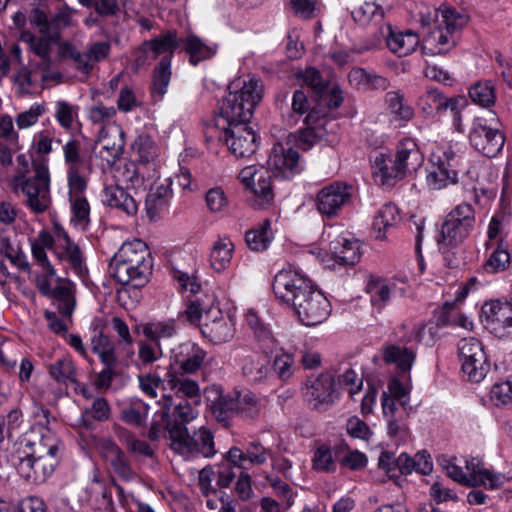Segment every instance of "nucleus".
Returning a JSON list of instances; mask_svg holds the SVG:
<instances>
[{
    "instance_id": "nucleus-21",
    "label": "nucleus",
    "mask_w": 512,
    "mask_h": 512,
    "mask_svg": "<svg viewBox=\"0 0 512 512\" xmlns=\"http://www.w3.org/2000/svg\"><path fill=\"white\" fill-rule=\"evenodd\" d=\"M17 469L22 477L33 482H42L52 474L58 464V457H33V454L18 452Z\"/></svg>"
},
{
    "instance_id": "nucleus-27",
    "label": "nucleus",
    "mask_w": 512,
    "mask_h": 512,
    "mask_svg": "<svg viewBox=\"0 0 512 512\" xmlns=\"http://www.w3.org/2000/svg\"><path fill=\"white\" fill-rule=\"evenodd\" d=\"M384 103L389 115L400 126H404L414 117V109L408 103L401 90L387 92L384 97Z\"/></svg>"
},
{
    "instance_id": "nucleus-7",
    "label": "nucleus",
    "mask_w": 512,
    "mask_h": 512,
    "mask_svg": "<svg viewBox=\"0 0 512 512\" xmlns=\"http://www.w3.org/2000/svg\"><path fill=\"white\" fill-rule=\"evenodd\" d=\"M11 188L15 194L23 195V203L34 214L46 212L51 205L50 174L43 162L33 163L30 177H13Z\"/></svg>"
},
{
    "instance_id": "nucleus-62",
    "label": "nucleus",
    "mask_w": 512,
    "mask_h": 512,
    "mask_svg": "<svg viewBox=\"0 0 512 512\" xmlns=\"http://www.w3.org/2000/svg\"><path fill=\"white\" fill-rule=\"evenodd\" d=\"M69 198L83 196L87 187V181L80 174L79 168L69 167L67 169Z\"/></svg>"
},
{
    "instance_id": "nucleus-48",
    "label": "nucleus",
    "mask_w": 512,
    "mask_h": 512,
    "mask_svg": "<svg viewBox=\"0 0 512 512\" xmlns=\"http://www.w3.org/2000/svg\"><path fill=\"white\" fill-rule=\"evenodd\" d=\"M510 265L508 249L499 244L483 263L482 269L488 274H496L505 271Z\"/></svg>"
},
{
    "instance_id": "nucleus-44",
    "label": "nucleus",
    "mask_w": 512,
    "mask_h": 512,
    "mask_svg": "<svg viewBox=\"0 0 512 512\" xmlns=\"http://www.w3.org/2000/svg\"><path fill=\"white\" fill-rule=\"evenodd\" d=\"M457 182L458 172L456 169L445 166L443 163H436V167L427 175L428 186L435 190H440Z\"/></svg>"
},
{
    "instance_id": "nucleus-53",
    "label": "nucleus",
    "mask_w": 512,
    "mask_h": 512,
    "mask_svg": "<svg viewBox=\"0 0 512 512\" xmlns=\"http://www.w3.org/2000/svg\"><path fill=\"white\" fill-rule=\"evenodd\" d=\"M314 470L325 473H332L336 470L331 449L326 445L319 446L314 452L312 459Z\"/></svg>"
},
{
    "instance_id": "nucleus-45",
    "label": "nucleus",
    "mask_w": 512,
    "mask_h": 512,
    "mask_svg": "<svg viewBox=\"0 0 512 512\" xmlns=\"http://www.w3.org/2000/svg\"><path fill=\"white\" fill-rule=\"evenodd\" d=\"M332 245L335 259L340 264L354 265L359 261L360 253L357 241L343 238L341 241L333 242Z\"/></svg>"
},
{
    "instance_id": "nucleus-3",
    "label": "nucleus",
    "mask_w": 512,
    "mask_h": 512,
    "mask_svg": "<svg viewBox=\"0 0 512 512\" xmlns=\"http://www.w3.org/2000/svg\"><path fill=\"white\" fill-rule=\"evenodd\" d=\"M263 85L259 79L239 77L228 86V93L219 105L213 125L207 126V141L213 139V130L249 123L256 105L261 101Z\"/></svg>"
},
{
    "instance_id": "nucleus-54",
    "label": "nucleus",
    "mask_w": 512,
    "mask_h": 512,
    "mask_svg": "<svg viewBox=\"0 0 512 512\" xmlns=\"http://www.w3.org/2000/svg\"><path fill=\"white\" fill-rule=\"evenodd\" d=\"M72 219L83 228L90 223V205L84 196L70 197Z\"/></svg>"
},
{
    "instance_id": "nucleus-63",
    "label": "nucleus",
    "mask_w": 512,
    "mask_h": 512,
    "mask_svg": "<svg viewBox=\"0 0 512 512\" xmlns=\"http://www.w3.org/2000/svg\"><path fill=\"white\" fill-rule=\"evenodd\" d=\"M363 381L356 372L349 368L343 374L338 376L336 385L347 389L349 395L353 396L361 390Z\"/></svg>"
},
{
    "instance_id": "nucleus-19",
    "label": "nucleus",
    "mask_w": 512,
    "mask_h": 512,
    "mask_svg": "<svg viewBox=\"0 0 512 512\" xmlns=\"http://www.w3.org/2000/svg\"><path fill=\"white\" fill-rule=\"evenodd\" d=\"M382 410L387 422L388 435L404 438L408 432V417L412 407L407 401L397 402L390 399L386 392L381 397Z\"/></svg>"
},
{
    "instance_id": "nucleus-14",
    "label": "nucleus",
    "mask_w": 512,
    "mask_h": 512,
    "mask_svg": "<svg viewBox=\"0 0 512 512\" xmlns=\"http://www.w3.org/2000/svg\"><path fill=\"white\" fill-rule=\"evenodd\" d=\"M469 141L477 151L492 158L503 149L505 137L499 129L489 126L487 119L477 117L473 120Z\"/></svg>"
},
{
    "instance_id": "nucleus-60",
    "label": "nucleus",
    "mask_w": 512,
    "mask_h": 512,
    "mask_svg": "<svg viewBox=\"0 0 512 512\" xmlns=\"http://www.w3.org/2000/svg\"><path fill=\"white\" fill-rule=\"evenodd\" d=\"M366 290L371 295V302L373 305L383 307L390 298L389 287L379 280L370 281L367 284Z\"/></svg>"
},
{
    "instance_id": "nucleus-6",
    "label": "nucleus",
    "mask_w": 512,
    "mask_h": 512,
    "mask_svg": "<svg viewBox=\"0 0 512 512\" xmlns=\"http://www.w3.org/2000/svg\"><path fill=\"white\" fill-rule=\"evenodd\" d=\"M182 41L177 37L175 30H169L155 38L142 43V51L151 53V60H156L162 55V58L153 72V81L151 92L153 97L161 99L167 92L171 80V62L175 50Z\"/></svg>"
},
{
    "instance_id": "nucleus-50",
    "label": "nucleus",
    "mask_w": 512,
    "mask_h": 512,
    "mask_svg": "<svg viewBox=\"0 0 512 512\" xmlns=\"http://www.w3.org/2000/svg\"><path fill=\"white\" fill-rule=\"evenodd\" d=\"M469 96L474 103L482 107L494 105L496 99L494 87L489 82H478L472 85Z\"/></svg>"
},
{
    "instance_id": "nucleus-49",
    "label": "nucleus",
    "mask_w": 512,
    "mask_h": 512,
    "mask_svg": "<svg viewBox=\"0 0 512 512\" xmlns=\"http://www.w3.org/2000/svg\"><path fill=\"white\" fill-rule=\"evenodd\" d=\"M49 373L53 379L59 383L67 384L76 382L75 367L68 358H61L52 363L49 367Z\"/></svg>"
},
{
    "instance_id": "nucleus-23",
    "label": "nucleus",
    "mask_w": 512,
    "mask_h": 512,
    "mask_svg": "<svg viewBox=\"0 0 512 512\" xmlns=\"http://www.w3.org/2000/svg\"><path fill=\"white\" fill-rule=\"evenodd\" d=\"M388 49L399 57L411 54L419 45V36L412 30L395 31L390 24L381 28Z\"/></svg>"
},
{
    "instance_id": "nucleus-5",
    "label": "nucleus",
    "mask_w": 512,
    "mask_h": 512,
    "mask_svg": "<svg viewBox=\"0 0 512 512\" xmlns=\"http://www.w3.org/2000/svg\"><path fill=\"white\" fill-rule=\"evenodd\" d=\"M424 156L411 138L400 141L394 155L377 153L373 160V177L377 184L391 188L398 181L417 171Z\"/></svg>"
},
{
    "instance_id": "nucleus-41",
    "label": "nucleus",
    "mask_w": 512,
    "mask_h": 512,
    "mask_svg": "<svg viewBox=\"0 0 512 512\" xmlns=\"http://www.w3.org/2000/svg\"><path fill=\"white\" fill-rule=\"evenodd\" d=\"M273 233L269 219H265L259 227L251 229L245 234V241L248 247L253 251H264L268 248Z\"/></svg>"
},
{
    "instance_id": "nucleus-4",
    "label": "nucleus",
    "mask_w": 512,
    "mask_h": 512,
    "mask_svg": "<svg viewBox=\"0 0 512 512\" xmlns=\"http://www.w3.org/2000/svg\"><path fill=\"white\" fill-rule=\"evenodd\" d=\"M152 268L151 252L140 239L123 243L109 265L111 275L119 284L134 288L143 287L149 281Z\"/></svg>"
},
{
    "instance_id": "nucleus-58",
    "label": "nucleus",
    "mask_w": 512,
    "mask_h": 512,
    "mask_svg": "<svg viewBox=\"0 0 512 512\" xmlns=\"http://www.w3.org/2000/svg\"><path fill=\"white\" fill-rule=\"evenodd\" d=\"M55 117L63 129L69 130L73 125L75 117H77V107L66 101H58L56 103Z\"/></svg>"
},
{
    "instance_id": "nucleus-32",
    "label": "nucleus",
    "mask_w": 512,
    "mask_h": 512,
    "mask_svg": "<svg viewBox=\"0 0 512 512\" xmlns=\"http://www.w3.org/2000/svg\"><path fill=\"white\" fill-rule=\"evenodd\" d=\"M168 384L176 396L186 398L179 403L188 402L192 406L200 402V387L196 381L184 376L169 375Z\"/></svg>"
},
{
    "instance_id": "nucleus-2",
    "label": "nucleus",
    "mask_w": 512,
    "mask_h": 512,
    "mask_svg": "<svg viewBox=\"0 0 512 512\" xmlns=\"http://www.w3.org/2000/svg\"><path fill=\"white\" fill-rule=\"evenodd\" d=\"M272 288L276 299L290 308L305 326L319 325L331 314V304L325 295L310 278L291 265L275 274Z\"/></svg>"
},
{
    "instance_id": "nucleus-15",
    "label": "nucleus",
    "mask_w": 512,
    "mask_h": 512,
    "mask_svg": "<svg viewBox=\"0 0 512 512\" xmlns=\"http://www.w3.org/2000/svg\"><path fill=\"white\" fill-rule=\"evenodd\" d=\"M338 386L335 375L323 372L318 376H310L305 383V398L314 409H326L337 398Z\"/></svg>"
},
{
    "instance_id": "nucleus-64",
    "label": "nucleus",
    "mask_w": 512,
    "mask_h": 512,
    "mask_svg": "<svg viewBox=\"0 0 512 512\" xmlns=\"http://www.w3.org/2000/svg\"><path fill=\"white\" fill-rule=\"evenodd\" d=\"M110 414V405L103 397L94 398L91 407L85 410V415H89L99 422L107 421L110 418Z\"/></svg>"
},
{
    "instance_id": "nucleus-38",
    "label": "nucleus",
    "mask_w": 512,
    "mask_h": 512,
    "mask_svg": "<svg viewBox=\"0 0 512 512\" xmlns=\"http://www.w3.org/2000/svg\"><path fill=\"white\" fill-rule=\"evenodd\" d=\"M383 359L388 364H396L401 372H408L415 360V353L406 347L387 345L383 350Z\"/></svg>"
},
{
    "instance_id": "nucleus-46",
    "label": "nucleus",
    "mask_w": 512,
    "mask_h": 512,
    "mask_svg": "<svg viewBox=\"0 0 512 512\" xmlns=\"http://www.w3.org/2000/svg\"><path fill=\"white\" fill-rule=\"evenodd\" d=\"M242 375L250 382H262L268 374L267 362L261 361L255 355H247L242 360Z\"/></svg>"
},
{
    "instance_id": "nucleus-12",
    "label": "nucleus",
    "mask_w": 512,
    "mask_h": 512,
    "mask_svg": "<svg viewBox=\"0 0 512 512\" xmlns=\"http://www.w3.org/2000/svg\"><path fill=\"white\" fill-rule=\"evenodd\" d=\"M352 190L351 185L341 181L324 186L316 195V209L328 219L337 217L351 203Z\"/></svg>"
},
{
    "instance_id": "nucleus-20",
    "label": "nucleus",
    "mask_w": 512,
    "mask_h": 512,
    "mask_svg": "<svg viewBox=\"0 0 512 512\" xmlns=\"http://www.w3.org/2000/svg\"><path fill=\"white\" fill-rule=\"evenodd\" d=\"M289 144L288 142L287 147L281 143L275 144L268 158L269 167L285 179H291L303 170L298 152Z\"/></svg>"
},
{
    "instance_id": "nucleus-40",
    "label": "nucleus",
    "mask_w": 512,
    "mask_h": 512,
    "mask_svg": "<svg viewBox=\"0 0 512 512\" xmlns=\"http://www.w3.org/2000/svg\"><path fill=\"white\" fill-rule=\"evenodd\" d=\"M149 405L141 399H132L120 411V419L131 426L140 427L147 419Z\"/></svg>"
},
{
    "instance_id": "nucleus-51",
    "label": "nucleus",
    "mask_w": 512,
    "mask_h": 512,
    "mask_svg": "<svg viewBox=\"0 0 512 512\" xmlns=\"http://www.w3.org/2000/svg\"><path fill=\"white\" fill-rule=\"evenodd\" d=\"M236 404V413L249 419L255 418L259 413L258 401L256 396L250 391L237 393L234 398Z\"/></svg>"
},
{
    "instance_id": "nucleus-30",
    "label": "nucleus",
    "mask_w": 512,
    "mask_h": 512,
    "mask_svg": "<svg viewBox=\"0 0 512 512\" xmlns=\"http://www.w3.org/2000/svg\"><path fill=\"white\" fill-rule=\"evenodd\" d=\"M54 304L57 305L58 312L64 317H70L73 314L76 300L74 296V284L68 279L58 278V284L53 288L52 295Z\"/></svg>"
},
{
    "instance_id": "nucleus-16",
    "label": "nucleus",
    "mask_w": 512,
    "mask_h": 512,
    "mask_svg": "<svg viewBox=\"0 0 512 512\" xmlns=\"http://www.w3.org/2000/svg\"><path fill=\"white\" fill-rule=\"evenodd\" d=\"M482 318L487 329L498 338H512V300H491L482 306Z\"/></svg>"
},
{
    "instance_id": "nucleus-9",
    "label": "nucleus",
    "mask_w": 512,
    "mask_h": 512,
    "mask_svg": "<svg viewBox=\"0 0 512 512\" xmlns=\"http://www.w3.org/2000/svg\"><path fill=\"white\" fill-rule=\"evenodd\" d=\"M476 224L474 208L462 203L449 212L442 224L438 238L439 250L442 252L457 247L473 232Z\"/></svg>"
},
{
    "instance_id": "nucleus-42",
    "label": "nucleus",
    "mask_w": 512,
    "mask_h": 512,
    "mask_svg": "<svg viewBox=\"0 0 512 512\" xmlns=\"http://www.w3.org/2000/svg\"><path fill=\"white\" fill-rule=\"evenodd\" d=\"M92 351L96 353L105 366H115V344L102 331H96L91 339Z\"/></svg>"
},
{
    "instance_id": "nucleus-17",
    "label": "nucleus",
    "mask_w": 512,
    "mask_h": 512,
    "mask_svg": "<svg viewBox=\"0 0 512 512\" xmlns=\"http://www.w3.org/2000/svg\"><path fill=\"white\" fill-rule=\"evenodd\" d=\"M111 50V45L107 41H99L91 43L87 51L82 53L70 43H63L59 47L60 56L63 58H70L75 63L78 71L89 74L94 64L106 59Z\"/></svg>"
},
{
    "instance_id": "nucleus-47",
    "label": "nucleus",
    "mask_w": 512,
    "mask_h": 512,
    "mask_svg": "<svg viewBox=\"0 0 512 512\" xmlns=\"http://www.w3.org/2000/svg\"><path fill=\"white\" fill-rule=\"evenodd\" d=\"M324 127L314 126L300 129L289 135V143L296 144L302 150H309L314 144L322 140Z\"/></svg>"
},
{
    "instance_id": "nucleus-22",
    "label": "nucleus",
    "mask_w": 512,
    "mask_h": 512,
    "mask_svg": "<svg viewBox=\"0 0 512 512\" xmlns=\"http://www.w3.org/2000/svg\"><path fill=\"white\" fill-rule=\"evenodd\" d=\"M207 405L215 419L228 427L230 419L236 413V402L233 397L224 395L221 387L211 386L204 391Z\"/></svg>"
},
{
    "instance_id": "nucleus-37",
    "label": "nucleus",
    "mask_w": 512,
    "mask_h": 512,
    "mask_svg": "<svg viewBox=\"0 0 512 512\" xmlns=\"http://www.w3.org/2000/svg\"><path fill=\"white\" fill-rule=\"evenodd\" d=\"M183 43L184 50L189 55V62L194 66L212 58L216 53V46L206 44L196 35L188 36Z\"/></svg>"
},
{
    "instance_id": "nucleus-10",
    "label": "nucleus",
    "mask_w": 512,
    "mask_h": 512,
    "mask_svg": "<svg viewBox=\"0 0 512 512\" xmlns=\"http://www.w3.org/2000/svg\"><path fill=\"white\" fill-rule=\"evenodd\" d=\"M457 349L463 373L472 382L482 381L490 370L482 343L474 337L463 338L458 342Z\"/></svg>"
},
{
    "instance_id": "nucleus-55",
    "label": "nucleus",
    "mask_w": 512,
    "mask_h": 512,
    "mask_svg": "<svg viewBox=\"0 0 512 512\" xmlns=\"http://www.w3.org/2000/svg\"><path fill=\"white\" fill-rule=\"evenodd\" d=\"M457 98H447L445 97L439 90L430 89L428 90L423 100L425 101V105L423 107L424 110L429 109L430 112H441L445 111L450 107V103L456 101Z\"/></svg>"
},
{
    "instance_id": "nucleus-26",
    "label": "nucleus",
    "mask_w": 512,
    "mask_h": 512,
    "mask_svg": "<svg viewBox=\"0 0 512 512\" xmlns=\"http://www.w3.org/2000/svg\"><path fill=\"white\" fill-rule=\"evenodd\" d=\"M249 203L255 209H265L274 202L273 179L269 171L260 172L256 182L249 188Z\"/></svg>"
},
{
    "instance_id": "nucleus-43",
    "label": "nucleus",
    "mask_w": 512,
    "mask_h": 512,
    "mask_svg": "<svg viewBox=\"0 0 512 512\" xmlns=\"http://www.w3.org/2000/svg\"><path fill=\"white\" fill-rule=\"evenodd\" d=\"M400 220V212L396 205L392 203L383 205L377 212L373 222V229L378 232L376 238H384V232L399 223Z\"/></svg>"
},
{
    "instance_id": "nucleus-39",
    "label": "nucleus",
    "mask_w": 512,
    "mask_h": 512,
    "mask_svg": "<svg viewBox=\"0 0 512 512\" xmlns=\"http://www.w3.org/2000/svg\"><path fill=\"white\" fill-rule=\"evenodd\" d=\"M234 244L229 238H219L212 246L210 253L211 267L216 272H222L230 264Z\"/></svg>"
},
{
    "instance_id": "nucleus-52",
    "label": "nucleus",
    "mask_w": 512,
    "mask_h": 512,
    "mask_svg": "<svg viewBox=\"0 0 512 512\" xmlns=\"http://www.w3.org/2000/svg\"><path fill=\"white\" fill-rule=\"evenodd\" d=\"M133 151L138 155L139 161L149 163L157 156V146L149 135H139L132 144Z\"/></svg>"
},
{
    "instance_id": "nucleus-28",
    "label": "nucleus",
    "mask_w": 512,
    "mask_h": 512,
    "mask_svg": "<svg viewBox=\"0 0 512 512\" xmlns=\"http://www.w3.org/2000/svg\"><path fill=\"white\" fill-rule=\"evenodd\" d=\"M103 202L127 215H135L138 206L134 198L119 185H108L103 190Z\"/></svg>"
},
{
    "instance_id": "nucleus-35",
    "label": "nucleus",
    "mask_w": 512,
    "mask_h": 512,
    "mask_svg": "<svg viewBox=\"0 0 512 512\" xmlns=\"http://www.w3.org/2000/svg\"><path fill=\"white\" fill-rule=\"evenodd\" d=\"M54 253L58 260L67 262L75 274L82 275L85 268L84 257L78 244L74 241L56 244Z\"/></svg>"
},
{
    "instance_id": "nucleus-1",
    "label": "nucleus",
    "mask_w": 512,
    "mask_h": 512,
    "mask_svg": "<svg viewBox=\"0 0 512 512\" xmlns=\"http://www.w3.org/2000/svg\"><path fill=\"white\" fill-rule=\"evenodd\" d=\"M157 404L159 409L153 414L148 431L151 441L166 436L171 441L170 448L186 459L209 458L216 453L213 435L208 429L202 427L192 435L188 433L186 425L195 418L188 402L175 404L172 414L170 409L174 403L171 396L163 395Z\"/></svg>"
},
{
    "instance_id": "nucleus-33",
    "label": "nucleus",
    "mask_w": 512,
    "mask_h": 512,
    "mask_svg": "<svg viewBox=\"0 0 512 512\" xmlns=\"http://www.w3.org/2000/svg\"><path fill=\"white\" fill-rule=\"evenodd\" d=\"M110 465L115 474L124 481H131L136 478V472L126 457L124 451L114 442L106 445Z\"/></svg>"
},
{
    "instance_id": "nucleus-31",
    "label": "nucleus",
    "mask_w": 512,
    "mask_h": 512,
    "mask_svg": "<svg viewBox=\"0 0 512 512\" xmlns=\"http://www.w3.org/2000/svg\"><path fill=\"white\" fill-rule=\"evenodd\" d=\"M352 4L351 16L360 25H368L372 22L378 23L384 17L383 8L375 1L369 0H348Z\"/></svg>"
},
{
    "instance_id": "nucleus-57",
    "label": "nucleus",
    "mask_w": 512,
    "mask_h": 512,
    "mask_svg": "<svg viewBox=\"0 0 512 512\" xmlns=\"http://www.w3.org/2000/svg\"><path fill=\"white\" fill-rule=\"evenodd\" d=\"M491 400L496 406H505L512 403V377L492 386Z\"/></svg>"
},
{
    "instance_id": "nucleus-36",
    "label": "nucleus",
    "mask_w": 512,
    "mask_h": 512,
    "mask_svg": "<svg viewBox=\"0 0 512 512\" xmlns=\"http://www.w3.org/2000/svg\"><path fill=\"white\" fill-rule=\"evenodd\" d=\"M42 36H35L30 32H23L21 40L29 44L30 50L38 57L51 55L52 47L58 43L59 33H41Z\"/></svg>"
},
{
    "instance_id": "nucleus-61",
    "label": "nucleus",
    "mask_w": 512,
    "mask_h": 512,
    "mask_svg": "<svg viewBox=\"0 0 512 512\" xmlns=\"http://www.w3.org/2000/svg\"><path fill=\"white\" fill-rule=\"evenodd\" d=\"M45 112L46 107L44 104H34L27 111L17 115L16 124L20 129L28 128L34 125Z\"/></svg>"
},
{
    "instance_id": "nucleus-18",
    "label": "nucleus",
    "mask_w": 512,
    "mask_h": 512,
    "mask_svg": "<svg viewBox=\"0 0 512 512\" xmlns=\"http://www.w3.org/2000/svg\"><path fill=\"white\" fill-rule=\"evenodd\" d=\"M200 331L204 338L215 345L229 342L235 335L233 319L220 309L211 308L204 313Z\"/></svg>"
},
{
    "instance_id": "nucleus-13",
    "label": "nucleus",
    "mask_w": 512,
    "mask_h": 512,
    "mask_svg": "<svg viewBox=\"0 0 512 512\" xmlns=\"http://www.w3.org/2000/svg\"><path fill=\"white\" fill-rule=\"evenodd\" d=\"M445 469L450 478L469 487L484 486L487 489L493 490L503 484V477L500 474L492 473L480 467L479 462L474 463V461H471L466 463L468 475L461 467L451 461L448 462Z\"/></svg>"
},
{
    "instance_id": "nucleus-34",
    "label": "nucleus",
    "mask_w": 512,
    "mask_h": 512,
    "mask_svg": "<svg viewBox=\"0 0 512 512\" xmlns=\"http://www.w3.org/2000/svg\"><path fill=\"white\" fill-rule=\"evenodd\" d=\"M142 332L146 338L161 345L162 340L171 339L178 333L175 319L164 321H150L142 326Z\"/></svg>"
},
{
    "instance_id": "nucleus-11",
    "label": "nucleus",
    "mask_w": 512,
    "mask_h": 512,
    "mask_svg": "<svg viewBox=\"0 0 512 512\" xmlns=\"http://www.w3.org/2000/svg\"><path fill=\"white\" fill-rule=\"evenodd\" d=\"M213 138L225 141L229 151L237 158L251 156L257 149V137L248 123L213 130Z\"/></svg>"
},
{
    "instance_id": "nucleus-24",
    "label": "nucleus",
    "mask_w": 512,
    "mask_h": 512,
    "mask_svg": "<svg viewBox=\"0 0 512 512\" xmlns=\"http://www.w3.org/2000/svg\"><path fill=\"white\" fill-rule=\"evenodd\" d=\"M98 141L102 143L99 156L109 165L114 164L123 154L125 140L124 132L121 128H102L99 132Z\"/></svg>"
},
{
    "instance_id": "nucleus-25",
    "label": "nucleus",
    "mask_w": 512,
    "mask_h": 512,
    "mask_svg": "<svg viewBox=\"0 0 512 512\" xmlns=\"http://www.w3.org/2000/svg\"><path fill=\"white\" fill-rule=\"evenodd\" d=\"M206 355L204 349L192 342L182 343L173 351L175 363L184 373L189 374L195 373L201 368Z\"/></svg>"
},
{
    "instance_id": "nucleus-59",
    "label": "nucleus",
    "mask_w": 512,
    "mask_h": 512,
    "mask_svg": "<svg viewBox=\"0 0 512 512\" xmlns=\"http://www.w3.org/2000/svg\"><path fill=\"white\" fill-rule=\"evenodd\" d=\"M273 369L281 380H288L294 372L293 356L288 353L277 355L273 361Z\"/></svg>"
},
{
    "instance_id": "nucleus-56",
    "label": "nucleus",
    "mask_w": 512,
    "mask_h": 512,
    "mask_svg": "<svg viewBox=\"0 0 512 512\" xmlns=\"http://www.w3.org/2000/svg\"><path fill=\"white\" fill-rule=\"evenodd\" d=\"M0 254L4 255L10 262L23 271H29L30 266L26 261L25 255L11 245L7 238L0 241Z\"/></svg>"
},
{
    "instance_id": "nucleus-29",
    "label": "nucleus",
    "mask_w": 512,
    "mask_h": 512,
    "mask_svg": "<svg viewBox=\"0 0 512 512\" xmlns=\"http://www.w3.org/2000/svg\"><path fill=\"white\" fill-rule=\"evenodd\" d=\"M172 190L168 185L152 187L146 195L145 211L151 221L156 220L168 208Z\"/></svg>"
},
{
    "instance_id": "nucleus-8",
    "label": "nucleus",
    "mask_w": 512,
    "mask_h": 512,
    "mask_svg": "<svg viewBox=\"0 0 512 512\" xmlns=\"http://www.w3.org/2000/svg\"><path fill=\"white\" fill-rule=\"evenodd\" d=\"M436 26L424 37L422 51L426 55H440L447 53L455 42L451 35L465 23V18L455 10L445 8L434 10Z\"/></svg>"
}]
</instances>
